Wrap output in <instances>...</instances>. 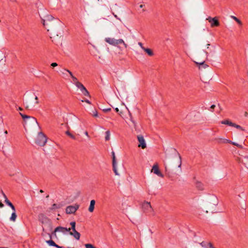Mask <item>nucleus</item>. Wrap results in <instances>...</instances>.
<instances>
[{"label":"nucleus","mask_w":248,"mask_h":248,"mask_svg":"<svg viewBox=\"0 0 248 248\" xmlns=\"http://www.w3.org/2000/svg\"><path fill=\"white\" fill-rule=\"evenodd\" d=\"M72 78L73 81L74 82V83L77 86V84H78L77 83H80V82L78 81V78L76 77H75V76L73 77Z\"/></svg>","instance_id":"473e14b6"},{"label":"nucleus","mask_w":248,"mask_h":248,"mask_svg":"<svg viewBox=\"0 0 248 248\" xmlns=\"http://www.w3.org/2000/svg\"><path fill=\"white\" fill-rule=\"evenodd\" d=\"M1 193L2 194V195H3V194H5L2 190H1Z\"/></svg>","instance_id":"bf43d9fd"},{"label":"nucleus","mask_w":248,"mask_h":248,"mask_svg":"<svg viewBox=\"0 0 248 248\" xmlns=\"http://www.w3.org/2000/svg\"><path fill=\"white\" fill-rule=\"evenodd\" d=\"M139 45L141 47L142 49V47H144V46H143V44L142 43L139 42Z\"/></svg>","instance_id":"c03bdc74"},{"label":"nucleus","mask_w":248,"mask_h":248,"mask_svg":"<svg viewBox=\"0 0 248 248\" xmlns=\"http://www.w3.org/2000/svg\"><path fill=\"white\" fill-rule=\"evenodd\" d=\"M95 204V201L94 200H92L90 202V204L88 210L90 212H93L94 209V205Z\"/></svg>","instance_id":"a211bd4d"},{"label":"nucleus","mask_w":248,"mask_h":248,"mask_svg":"<svg viewBox=\"0 0 248 248\" xmlns=\"http://www.w3.org/2000/svg\"><path fill=\"white\" fill-rule=\"evenodd\" d=\"M218 204V200L216 196H211L208 199V205L209 207L212 206H216Z\"/></svg>","instance_id":"ddd939ff"},{"label":"nucleus","mask_w":248,"mask_h":248,"mask_svg":"<svg viewBox=\"0 0 248 248\" xmlns=\"http://www.w3.org/2000/svg\"><path fill=\"white\" fill-rule=\"evenodd\" d=\"M18 110H20V111H22L23 110V108H22L21 107H18V109H17Z\"/></svg>","instance_id":"09e8293b"},{"label":"nucleus","mask_w":248,"mask_h":248,"mask_svg":"<svg viewBox=\"0 0 248 248\" xmlns=\"http://www.w3.org/2000/svg\"><path fill=\"white\" fill-rule=\"evenodd\" d=\"M129 115H130V120L132 122V123L134 124V126H136L135 122L133 120L131 114L130 113H129Z\"/></svg>","instance_id":"58836bf2"},{"label":"nucleus","mask_w":248,"mask_h":248,"mask_svg":"<svg viewBox=\"0 0 248 248\" xmlns=\"http://www.w3.org/2000/svg\"><path fill=\"white\" fill-rule=\"evenodd\" d=\"M4 202L7 205H8L10 207L13 205V204L8 199V198H6V200H5Z\"/></svg>","instance_id":"7c9ffc66"},{"label":"nucleus","mask_w":248,"mask_h":248,"mask_svg":"<svg viewBox=\"0 0 248 248\" xmlns=\"http://www.w3.org/2000/svg\"><path fill=\"white\" fill-rule=\"evenodd\" d=\"M4 133H5V134H7L8 133L7 131V130H5V131H4Z\"/></svg>","instance_id":"680f3d73"},{"label":"nucleus","mask_w":248,"mask_h":248,"mask_svg":"<svg viewBox=\"0 0 248 248\" xmlns=\"http://www.w3.org/2000/svg\"><path fill=\"white\" fill-rule=\"evenodd\" d=\"M221 124H226L229 125L230 126H232L233 123L229 119H226L221 122Z\"/></svg>","instance_id":"4be33fe9"},{"label":"nucleus","mask_w":248,"mask_h":248,"mask_svg":"<svg viewBox=\"0 0 248 248\" xmlns=\"http://www.w3.org/2000/svg\"><path fill=\"white\" fill-rule=\"evenodd\" d=\"M64 70L66 71V72H67L70 74L71 78H72L73 77H74L73 76L72 73L70 70H69L68 69H65Z\"/></svg>","instance_id":"e433bc0d"},{"label":"nucleus","mask_w":248,"mask_h":248,"mask_svg":"<svg viewBox=\"0 0 248 248\" xmlns=\"http://www.w3.org/2000/svg\"><path fill=\"white\" fill-rule=\"evenodd\" d=\"M71 230V229L70 228H67L65 227H62V226H58L56 227L54 231L52 232V235H54L55 236L56 235V232H62L63 233L65 232H69Z\"/></svg>","instance_id":"2eb2a0df"},{"label":"nucleus","mask_w":248,"mask_h":248,"mask_svg":"<svg viewBox=\"0 0 248 248\" xmlns=\"http://www.w3.org/2000/svg\"><path fill=\"white\" fill-rule=\"evenodd\" d=\"M58 65V64L56 62H52L51 64V66L53 67H55Z\"/></svg>","instance_id":"ea45409f"},{"label":"nucleus","mask_w":248,"mask_h":248,"mask_svg":"<svg viewBox=\"0 0 248 248\" xmlns=\"http://www.w3.org/2000/svg\"><path fill=\"white\" fill-rule=\"evenodd\" d=\"M105 41L110 45L116 46L119 44H123L125 48L127 47V45L126 44L124 40L122 39H115L114 38H106L105 39Z\"/></svg>","instance_id":"39448f33"},{"label":"nucleus","mask_w":248,"mask_h":248,"mask_svg":"<svg viewBox=\"0 0 248 248\" xmlns=\"http://www.w3.org/2000/svg\"><path fill=\"white\" fill-rule=\"evenodd\" d=\"M248 112H245V116L247 117V116H248Z\"/></svg>","instance_id":"5fc2aeb1"},{"label":"nucleus","mask_w":248,"mask_h":248,"mask_svg":"<svg viewBox=\"0 0 248 248\" xmlns=\"http://www.w3.org/2000/svg\"><path fill=\"white\" fill-rule=\"evenodd\" d=\"M137 139L139 141L138 147H141L143 149L146 148V143L145 142L143 136L141 135H138Z\"/></svg>","instance_id":"f8f14e48"},{"label":"nucleus","mask_w":248,"mask_h":248,"mask_svg":"<svg viewBox=\"0 0 248 248\" xmlns=\"http://www.w3.org/2000/svg\"><path fill=\"white\" fill-rule=\"evenodd\" d=\"M50 239L49 240L46 241V243L49 246L55 247L56 246H57V244H56L55 242L51 239H52V234L50 235Z\"/></svg>","instance_id":"aec40b11"},{"label":"nucleus","mask_w":248,"mask_h":248,"mask_svg":"<svg viewBox=\"0 0 248 248\" xmlns=\"http://www.w3.org/2000/svg\"><path fill=\"white\" fill-rule=\"evenodd\" d=\"M152 171L157 176L163 178V174L159 170V167L157 164H154L152 167Z\"/></svg>","instance_id":"4468645a"},{"label":"nucleus","mask_w":248,"mask_h":248,"mask_svg":"<svg viewBox=\"0 0 248 248\" xmlns=\"http://www.w3.org/2000/svg\"><path fill=\"white\" fill-rule=\"evenodd\" d=\"M177 154L178 157V167L180 168L181 167L182 165L181 157L178 152H177Z\"/></svg>","instance_id":"cd10ccee"},{"label":"nucleus","mask_w":248,"mask_h":248,"mask_svg":"<svg viewBox=\"0 0 248 248\" xmlns=\"http://www.w3.org/2000/svg\"><path fill=\"white\" fill-rule=\"evenodd\" d=\"M115 111L119 114V115H121L122 112L119 111V109L118 108H114Z\"/></svg>","instance_id":"4c0bfd02"},{"label":"nucleus","mask_w":248,"mask_h":248,"mask_svg":"<svg viewBox=\"0 0 248 248\" xmlns=\"http://www.w3.org/2000/svg\"><path fill=\"white\" fill-rule=\"evenodd\" d=\"M11 209H12L13 210V212H15L16 213V208L15 207V206L14 205H13L11 207Z\"/></svg>","instance_id":"79ce46f5"},{"label":"nucleus","mask_w":248,"mask_h":248,"mask_svg":"<svg viewBox=\"0 0 248 248\" xmlns=\"http://www.w3.org/2000/svg\"><path fill=\"white\" fill-rule=\"evenodd\" d=\"M3 196L5 200H6V198H7L6 195L5 194H3Z\"/></svg>","instance_id":"603ef678"},{"label":"nucleus","mask_w":248,"mask_h":248,"mask_svg":"<svg viewBox=\"0 0 248 248\" xmlns=\"http://www.w3.org/2000/svg\"><path fill=\"white\" fill-rule=\"evenodd\" d=\"M220 140H223V143H232V141L227 139H220Z\"/></svg>","instance_id":"72a5a7b5"},{"label":"nucleus","mask_w":248,"mask_h":248,"mask_svg":"<svg viewBox=\"0 0 248 248\" xmlns=\"http://www.w3.org/2000/svg\"><path fill=\"white\" fill-rule=\"evenodd\" d=\"M112 154V168H113V170L114 172L115 173V175H118L119 173L117 171V168H116V159L115 155V153L113 151L111 152Z\"/></svg>","instance_id":"dca6fc26"},{"label":"nucleus","mask_w":248,"mask_h":248,"mask_svg":"<svg viewBox=\"0 0 248 248\" xmlns=\"http://www.w3.org/2000/svg\"><path fill=\"white\" fill-rule=\"evenodd\" d=\"M81 101L82 102H86L87 103H88L89 104H91V102L89 100H88V99H85L84 100H82Z\"/></svg>","instance_id":"a19ab883"},{"label":"nucleus","mask_w":248,"mask_h":248,"mask_svg":"<svg viewBox=\"0 0 248 248\" xmlns=\"http://www.w3.org/2000/svg\"><path fill=\"white\" fill-rule=\"evenodd\" d=\"M215 107H216V106H215V105H212L211 106V107H210V108H211V109H214V108H215Z\"/></svg>","instance_id":"a18cd8bd"},{"label":"nucleus","mask_w":248,"mask_h":248,"mask_svg":"<svg viewBox=\"0 0 248 248\" xmlns=\"http://www.w3.org/2000/svg\"><path fill=\"white\" fill-rule=\"evenodd\" d=\"M231 17L234 20H235L239 25L241 26L242 25V21L239 19H238L237 17H236V16H231Z\"/></svg>","instance_id":"b1692460"},{"label":"nucleus","mask_w":248,"mask_h":248,"mask_svg":"<svg viewBox=\"0 0 248 248\" xmlns=\"http://www.w3.org/2000/svg\"><path fill=\"white\" fill-rule=\"evenodd\" d=\"M38 220L42 224H50L51 221L46 215L44 214H39L38 215Z\"/></svg>","instance_id":"9b49d317"},{"label":"nucleus","mask_w":248,"mask_h":248,"mask_svg":"<svg viewBox=\"0 0 248 248\" xmlns=\"http://www.w3.org/2000/svg\"><path fill=\"white\" fill-rule=\"evenodd\" d=\"M70 224L71 225V228H70L71 230H72V232H71L70 231L69 232V234L72 235V236H73L74 237L78 240H79L80 239V234L79 232H77L76 230V222L75 221H72L70 222Z\"/></svg>","instance_id":"423d86ee"},{"label":"nucleus","mask_w":248,"mask_h":248,"mask_svg":"<svg viewBox=\"0 0 248 248\" xmlns=\"http://www.w3.org/2000/svg\"><path fill=\"white\" fill-rule=\"evenodd\" d=\"M79 208V205L75 204V205L68 206L65 209V212L67 214H74Z\"/></svg>","instance_id":"1a4fd4ad"},{"label":"nucleus","mask_w":248,"mask_h":248,"mask_svg":"<svg viewBox=\"0 0 248 248\" xmlns=\"http://www.w3.org/2000/svg\"><path fill=\"white\" fill-rule=\"evenodd\" d=\"M77 84H78L76 87L78 88L79 89H80L82 93L84 96H89V97H91L89 92L87 90V89L85 87V86L81 82L78 83Z\"/></svg>","instance_id":"9d476101"},{"label":"nucleus","mask_w":248,"mask_h":248,"mask_svg":"<svg viewBox=\"0 0 248 248\" xmlns=\"http://www.w3.org/2000/svg\"><path fill=\"white\" fill-rule=\"evenodd\" d=\"M47 141L46 136L42 132L38 133L35 143L39 146H44Z\"/></svg>","instance_id":"20e7f679"},{"label":"nucleus","mask_w":248,"mask_h":248,"mask_svg":"<svg viewBox=\"0 0 248 248\" xmlns=\"http://www.w3.org/2000/svg\"><path fill=\"white\" fill-rule=\"evenodd\" d=\"M236 146H237V147H238L239 148H240V149H243V147L242 145L239 144L238 143H237V144L236 145Z\"/></svg>","instance_id":"37998d69"},{"label":"nucleus","mask_w":248,"mask_h":248,"mask_svg":"<svg viewBox=\"0 0 248 248\" xmlns=\"http://www.w3.org/2000/svg\"><path fill=\"white\" fill-rule=\"evenodd\" d=\"M142 208L143 212L146 214L154 212L150 202H144L142 205Z\"/></svg>","instance_id":"0eeeda50"},{"label":"nucleus","mask_w":248,"mask_h":248,"mask_svg":"<svg viewBox=\"0 0 248 248\" xmlns=\"http://www.w3.org/2000/svg\"><path fill=\"white\" fill-rule=\"evenodd\" d=\"M218 106L219 107L220 110V111H221V110H222V109L220 108V106L219 104H218Z\"/></svg>","instance_id":"4d7b16f0"},{"label":"nucleus","mask_w":248,"mask_h":248,"mask_svg":"<svg viewBox=\"0 0 248 248\" xmlns=\"http://www.w3.org/2000/svg\"><path fill=\"white\" fill-rule=\"evenodd\" d=\"M111 108H104L102 109L103 111L105 113H107V112H108L109 111H110L111 110Z\"/></svg>","instance_id":"f704fd0d"},{"label":"nucleus","mask_w":248,"mask_h":248,"mask_svg":"<svg viewBox=\"0 0 248 248\" xmlns=\"http://www.w3.org/2000/svg\"><path fill=\"white\" fill-rule=\"evenodd\" d=\"M4 206V204L2 203L1 202H0V208H2Z\"/></svg>","instance_id":"49530a36"},{"label":"nucleus","mask_w":248,"mask_h":248,"mask_svg":"<svg viewBox=\"0 0 248 248\" xmlns=\"http://www.w3.org/2000/svg\"><path fill=\"white\" fill-rule=\"evenodd\" d=\"M210 45V44H207V48H209V46Z\"/></svg>","instance_id":"052dcab7"},{"label":"nucleus","mask_w":248,"mask_h":248,"mask_svg":"<svg viewBox=\"0 0 248 248\" xmlns=\"http://www.w3.org/2000/svg\"><path fill=\"white\" fill-rule=\"evenodd\" d=\"M65 134L69 136L71 139H73V140H75L76 139V137L73 135L72 134H71L68 130L66 131L65 132Z\"/></svg>","instance_id":"c756f323"},{"label":"nucleus","mask_w":248,"mask_h":248,"mask_svg":"<svg viewBox=\"0 0 248 248\" xmlns=\"http://www.w3.org/2000/svg\"><path fill=\"white\" fill-rule=\"evenodd\" d=\"M232 127H235L236 128L240 130H241V131H245V129H244L241 126H240V125H238V124H237L235 123H233V125L232 126Z\"/></svg>","instance_id":"bb28decb"},{"label":"nucleus","mask_w":248,"mask_h":248,"mask_svg":"<svg viewBox=\"0 0 248 248\" xmlns=\"http://www.w3.org/2000/svg\"><path fill=\"white\" fill-rule=\"evenodd\" d=\"M196 186L200 190H203L204 189L203 184L200 181L196 182Z\"/></svg>","instance_id":"412c9836"},{"label":"nucleus","mask_w":248,"mask_h":248,"mask_svg":"<svg viewBox=\"0 0 248 248\" xmlns=\"http://www.w3.org/2000/svg\"><path fill=\"white\" fill-rule=\"evenodd\" d=\"M61 207V205L60 204H58L56 203H54L52 205V206L50 208L51 210H55L56 209H59Z\"/></svg>","instance_id":"393cba45"},{"label":"nucleus","mask_w":248,"mask_h":248,"mask_svg":"<svg viewBox=\"0 0 248 248\" xmlns=\"http://www.w3.org/2000/svg\"><path fill=\"white\" fill-rule=\"evenodd\" d=\"M114 16H115L116 18H118H118L117 17V16L116 15H114Z\"/></svg>","instance_id":"0e129e2a"},{"label":"nucleus","mask_w":248,"mask_h":248,"mask_svg":"<svg viewBox=\"0 0 248 248\" xmlns=\"http://www.w3.org/2000/svg\"><path fill=\"white\" fill-rule=\"evenodd\" d=\"M206 20L211 24V27H218L220 25L218 17L217 16L214 17L209 16Z\"/></svg>","instance_id":"6e6552de"},{"label":"nucleus","mask_w":248,"mask_h":248,"mask_svg":"<svg viewBox=\"0 0 248 248\" xmlns=\"http://www.w3.org/2000/svg\"><path fill=\"white\" fill-rule=\"evenodd\" d=\"M55 20H56V21H57L58 23H59V22H60V21H59V20H58V19H55Z\"/></svg>","instance_id":"e2e57ef3"},{"label":"nucleus","mask_w":248,"mask_h":248,"mask_svg":"<svg viewBox=\"0 0 248 248\" xmlns=\"http://www.w3.org/2000/svg\"><path fill=\"white\" fill-rule=\"evenodd\" d=\"M85 248H96L93 245L90 243L85 244Z\"/></svg>","instance_id":"2f4dec72"},{"label":"nucleus","mask_w":248,"mask_h":248,"mask_svg":"<svg viewBox=\"0 0 248 248\" xmlns=\"http://www.w3.org/2000/svg\"><path fill=\"white\" fill-rule=\"evenodd\" d=\"M25 95L26 108L27 109L29 108V105L32 104L34 99L36 100L35 104H38L39 103L38 97L35 95L34 93H27Z\"/></svg>","instance_id":"7ed1b4c3"},{"label":"nucleus","mask_w":248,"mask_h":248,"mask_svg":"<svg viewBox=\"0 0 248 248\" xmlns=\"http://www.w3.org/2000/svg\"><path fill=\"white\" fill-rule=\"evenodd\" d=\"M197 66L199 67V69L203 68L204 69L208 67V65L205 63V61H202L200 62H194Z\"/></svg>","instance_id":"f3484780"},{"label":"nucleus","mask_w":248,"mask_h":248,"mask_svg":"<svg viewBox=\"0 0 248 248\" xmlns=\"http://www.w3.org/2000/svg\"><path fill=\"white\" fill-rule=\"evenodd\" d=\"M19 114L24 121L23 125L25 129L26 127H30L35 124H37L39 128L41 129V127L39 126L37 120L35 117L23 114L21 112H19Z\"/></svg>","instance_id":"f03ea898"},{"label":"nucleus","mask_w":248,"mask_h":248,"mask_svg":"<svg viewBox=\"0 0 248 248\" xmlns=\"http://www.w3.org/2000/svg\"><path fill=\"white\" fill-rule=\"evenodd\" d=\"M85 134L87 136L89 137L88 133V132H87V131H86V132H85Z\"/></svg>","instance_id":"6e6d98bb"},{"label":"nucleus","mask_w":248,"mask_h":248,"mask_svg":"<svg viewBox=\"0 0 248 248\" xmlns=\"http://www.w3.org/2000/svg\"><path fill=\"white\" fill-rule=\"evenodd\" d=\"M173 167V165L170 164L169 165L168 167L166 166H165V170L168 174H169L170 170H172Z\"/></svg>","instance_id":"5701e85b"},{"label":"nucleus","mask_w":248,"mask_h":248,"mask_svg":"<svg viewBox=\"0 0 248 248\" xmlns=\"http://www.w3.org/2000/svg\"><path fill=\"white\" fill-rule=\"evenodd\" d=\"M142 49L150 56L154 55V52L153 50L149 48L142 47Z\"/></svg>","instance_id":"6ab92c4d"},{"label":"nucleus","mask_w":248,"mask_h":248,"mask_svg":"<svg viewBox=\"0 0 248 248\" xmlns=\"http://www.w3.org/2000/svg\"><path fill=\"white\" fill-rule=\"evenodd\" d=\"M144 6V5L141 4V5H140V8H143Z\"/></svg>","instance_id":"864d4df0"},{"label":"nucleus","mask_w":248,"mask_h":248,"mask_svg":"<svg viewBox=\"0 0 248 248\" xmlns=\"http://www.w3.org/2000/svg\"><path fill=\"white\" fill-rule=\"evenodd\" d=\"M17 215L16 214V213L15 212H12L11 216L10 217V220L12 221H15L16 219V218Z\"/></svg>","instance_id":"a878e982"},{"label":"nucleus","mask_w":248,"mask_h":248,"mask_svg":"<svg viewBox=\"0 0 248 248\" xmlns=\"http://www.w3.org/2000/svg\"><path fill=\"white\" fill-rule=\"evenodd\" d=\"M105 140L106 141L109 140L110 139V131L109 130L105 132Z\"/></svg>","instance_id":"c85d7f7f"},{"label":"nucleus","mask_w":248,"mask_h":248,"mask_svg":"<svg viewBox=\"0 0 248 248\" xmlns=\"http://www.w3.org/2000/svg\"><path fill=\"white\" fill-rule=\"evenodd\" d=\"M39 14L41 19V22L44 27L47 29V27L46 26H48L49 29H53L55 22L54 21V17L51 15H48L47 11L46 9L40 10Z\"/></svg>","instance_id":"f257e3e1"},{"label":"nucleus","mask_w":248,"mask_h":248,"mask_svg":"<svg viewBox=\"0 0 248 248\" xmlns=\"http://www.w3.org/2000/svg\"><path fill=\"white\" fill-rule=\"evenodd\" d=\"M204 52L205 53L206 58L207 59V57H208V53L207 51H204Z\"/></svg>","instance_id":"de8ad7c7"},{"label":"nucleus","mask_w":248,"mask_h":248,"mask_svg":"<svg viewBox=\"0 0 248 248\" xmlns=\"http://www.w3.org/2000/svg\"><path fill=\"white\" fill-rule=\"evenodd\" d=\"M55 247L57 248H62V247H61V246L58 245L57 244V246H56Z\"/></svg>","instance_id":"3c124183"},{"label":"nucleus","mask_w":248,"mask_h":248,"mask_svg":"<svg viewBox=\"0 0 248 248\" xmlns=\"http://www.w3.org/2000/svg\"><path fill=\"white\" fill-rule=\"evenodd\" d=\"M49 197V195H47L46 197L48 198Z\"/></svg>","instance_id":"69168bd1"},{"label":"nucleus","mask_w":248,"mask_h":248,"mask_svg":"<svg viewBox=\"0 0 248 248\" xmlns=\"http://www.w3.org/2000/svg\"><path fill=\"white\" fill-rule=\"evenodd\" d=\"M93 116L95 117H97L98 116V113L97 111L96 110H94V111H93Z\"/></svg>","instance_id":"c9c22d12"},{"label":"nucleus","mask_w":248,"mask_h":248,"mask_svg":"<svg viewBox=\"0 0 248 248\" xmlns=\"http://www.w3.org/2000/svg\"><path fill=\"white\" fill-rule=\"evenodd\" d=\"M231 144L233 145L236 146V145L237 144V143L232 141Z\"/></svg>","instance_id":"8fccbe9b"},{"label":"nucleus","mask_w":248,"mask_h":248,"mask_svg":"<svg viewBox=\"0 0 248 248\" xmlns=\"http://www.w3.org/2000/svg\"><path fill=\"white\" fill-rule=\"evenodd\" d=\"M40 193H43V192H44V191H43L42 189H40Z\"/></svg>","instance_id":"13d9d810"},{"label":"nucleus","mask_w":248,"mask_h":248,"mask_svg":"<svg viewBox=\"0 0 248 248\" xmlns=\"http://www.w3.org/2000/svg\"><path fill=\"white\" fill-rule=\"evenodd\" d=\"M73 248L68 247V248Z\"/></svg>","instance_id":"338daca9"}]
</instances>
